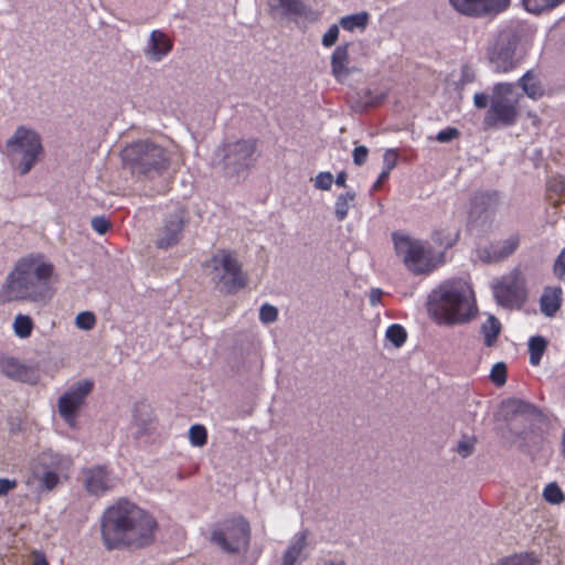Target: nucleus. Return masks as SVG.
Listing matches in <instances>:
<instances>
[{
	"mask_svg": "<svg viewBox=\"0 0 565 565\" xmlns=\"http://www.w3.org/2000/svg\"><path fill=\"white\" fill-rule=\"evenodd\" d=\"M156 519L127 499L109 505L100 518V534L108 550L145 547L153 541Z\"/></svg>",
	"mask_w": 565,
	"mask_h": 565,
	"instance_id": "nucleus-1",
	"label": "nucleus"
},
{
	"mask_svg": "<svg viewBox=\"0 0 565 565\" xmlns=\"http://www.w3.org/2000/svg\"><path fill=\"white\" fill-rule=\"evenodd\" d=\"M54 265L41 253L21 257L7 277L4 289L10 300L45 303L52 297Z\"/></svg>",
	"mask_w": 565,
	"mask_h": 565,
	"instance_id": "nucleus-2",
	"label": "nucleus"
},
{
	"mask_svg": "<svg viewBox=\"0 0 565 565\" xmlns=\"http://www.w3.org/2000/svg\"><path fill=\"white\" fill-rule=\"evenodd\" d=\"M427 310L438 324L467 322L476 312L472 289L465 279H448L428 295Z\"/></svg>",
	"mask_w": 565,
	"mask_h": 565,
	"instance_id": "nucleus-3",
	"label": "nucleus"
},
{
	"mask_svg": "<svg viewBox=\"0 0 565 565\" xmlns=\"http://www.w3.org/2000/svg\"><path fill=\"white\" fill-rule=\"evenodd\" d=\"M258 156L256 139L228 141L215 149L212 166L218 169L225 179L238 182L248 175Z\"/></svg>",
	"mask_w": 565,
	"mask_h": 565,
	"instance_id": "nucleus-4",
	"label": "nucleus"
},
{
	"mask_svg": "<svg viewBox=\"0 0 565 565\" xmlns=\"http://www.w3.org/2000/svg\"><path fill=\"white\" fill-rule=\"evenodd\" d=\"M120 156L124 166L134 175H159L170 166V152L150 139L127 145Z\"/></svg>",
	"mask_w": 565,
	"mask_h": 565,
	"instance_id": "nucleus-5",
	"label": "nucleus"
},
{
	"mask_svg": "<svg viewBox=\"0 0 565 565\" xmlns=\"http://www.w3.org/2000/svg\"><path fill=\"white\" fill-rule=\"evenodd\" d=\"M392 239L396 255L414 275L429 274L443 263L444 253L436 254L427 242L401 233H393Z\"/></svg>",
	"mask_w": 565,
	"mask_h": 565,
	"instance_id": "nucleus-6",
	"label": "nucleus"
},
{
	"mask_svg": "<svg viewBox=\"0 0 565 565\" xmlns=\"http://www.w3.org/2000/svg\"><path fill=\"white\" fill-rule=\"evenodd\" d=\"M6 150L11 164L26 174L43 153L40 135L25 126H19L6 142Z\"/></svg>",
	"mask_w": 565,
	"mask_h": 565,
	"instance_id": "nucleus-7",
	"label": "nucleus"
},
{
	"mask_svg": "<svg viewBox=\"0 0 565 565\" xmlns=\"http://www.w3.org/2000/svg\"><path fill=\"white\" fill-rule=\"evenodd\" d=\"M515 87L512 83H498L493 86V96L486 116L487 124L511 126L516 121L519 98Z\"/></svg>",
	"mask_w": 565,
	"mask_h": 565,
	"instance_id": "nucleus-8",
	"label": "nucleus"
},
{
	"mask_svg": "<svg viewBox=\"0 0 565 565\" xmlns=\"http://www.w3.org/2000/svg\"><path fill=\"white\" fill-rule=\"evenodd\" d=\"M250 527L243 516H234L225 520L214 529L211 540L221 550L227 553H237L249 544Z\"/></svg>",
	"mask_w": 565,
	"mask_h": 565,
	"instance_id": "nucleus-9",
	"label": "nucleus"
},
{
	"mask_svg": "<svg viewBox=\"0 0 565 565\" xmlns=\"http://www.w3.org/2000/svg\"><path fill=\"white\" fill-rule=\"evenodd\" d=\"M508 407L514 415L515 420L526 425L523 430L518 433L519 436L533 444L540 443L547 429L545 415L533 404L518 398L510 399Z\"/></svg>",
	"mask_w": 565,
	"mask_h": 565,
	"instance_id": "nucleus-10",
	"label": "nucleus"
},
{
	"mask_svg": "<svg viewBox=\"0 0 565 565\" xmlns=\"http://www.w3.org/2000/svg\"><path fill=\"white\" fill-rule=\"evenodd\" d=\"M518 44L519 36L513 30L505 29L498 33L494 42L487 50L492 71L508 73L516 66L515 50Z\"/></svg>",
	"mask_w": 565,
	"mask_h": 565,
	"instance_id": "nucleus-11",
	"label": "nucleus"
},
{
	"mask_svg": "<svg viewBox=\"0 0 565 565\" xmlns=\"http://www.w3.org/2000/svg\"><path fill=\"white\" fill-rule=\"evenodd\" d=\"M493 295L499 305L505 308H520L526 299L525 279L520 270L514 269L503 276L493 286Z\"/></svg>",
	"mask_w": 565,
	"mask_h": 565,
	"instance_id": "nucleus-12",
	"label": "nucleus"
},
{
	"mask_svg": "<svg viewBox=\"0 0 565 565\" xmlns=\"http://www.w3.org/2000/svg\"><path fill=\"white\" fill-rule=\"evenodd\" d=\"M212 262L222 290L233 294L245 286V277L232 253L222 250L213 257Z\"/></svg>",
	"mask_w": 565,
	"mask_h": 565,
	"instance_id": "nucleus-13",
	"label": "nucleus"
},
{
	"mask_svg": "<svg viewBox=\"0 0 565 565\" xmlns=\"http://www.w3.org/2000/svg\"><path fill=\"white\" fill-rule=\"evenodd\" d=\"M92 390L93 382L84 380L72 385L60 396L57 403L58 414L71 427L75 426L77 413Z\"/></svg>",
	"mask_w": 565,
	"mask_h": 565,
	"instance_id": "nucleus-14",
	"label": "nucleus"
},
{
	"mask_svg": "<svg viewBox=\"0 0 565 565\" xmlns=\"http://www.w3.org/2000/svg\"><path fill=\"white\" fill-rule=\"evenodd\" d=\"M185 214L182 207H178L163 220L154 242L158 248L168 249L180 242L185 224Z\"/></svg>",
	"mask_w": 565,
	"mask_h": 565,
	"instance_id": "nucleus-15",
	"label": "nucleus"
},
{
	"mask_svg": "<svg viewBox=\"0 0 565 565\" xmlns=\"http://www.w3.org/2000/svg\"><path fill=\"white\" fill-rule=\"evenodd\" d=\"M510 0H449L450 6L466 17H483L499 13L509 6Z\"/></svg>",
	"mask_w": 565,
	"mask_h": 565,
	"instance_id": "nucleus-16",
	"label": "nucleus"
},
{
	"mask_svg": "<svg viewBox=\"0 0 565 565\" xmlns=\"http://www.w3.org/2000/svg\"><path fill=\"white\" fill-rule=\"evenodd\" d=\"M84 486L89 494L103 495L116 486V478L106 466L84 470Z\"/></svg>",
	"mask_w": 565,
	"mask_h": 565,
	"instance_id": "nucleus-17",
	"label": "nucleus"
},
{
	"mask_svg": "<svg viewBox=\"0 0 565 565\" xmlns=\"http://www.w3.org/2000/svg\"><path fill=\"white\" fill-rule=\"evenodd\" d=\"M500 193L498 191L477 192L470 202L469 222H486L489 213L493 212L499 204Z\"/></svg>",
	"mask_w": 565,
	"mask_h": 565,
	"instance_id": "nucleus-18",
	"label": "nucleus"
},
{
	"mask_svg": "<svg viewBox=\"0 0 565 565\" xmlns=\"http://www.w3.org/2000/svg\"><path fill=\"white\" fill-rule=\"evenodd\" d=\"M520 245V237L518 234H512L509 237L492 243L489 246L478 249V255L482 262L494 263L509 257L513 254Z\"/></svg>",
	"mask_w": 565,
	"mask_h": 565,
	"instance_id": "nucleus-19",
	"label": "nucleus"
},
{
	"mask_svg": "<svg viewBox=\"0 0 565 565\" xmlns=\"http://www.w3.org/2000/svg\"><path fill=\"white\" fill-rule=\"evenodd\" d=\"M70 457L47 449L38 456L34 468L64 475L70 469Z\"/></svg>",
	"mask_w": 565,
	"mask_h": 565,
	"instance_id": "nucleus-20",
	"label": "nucleus"
},
{
	"mask_svg": "<svg viewBox=\"0 0 565 565\" xmlns=\"http://www.w3.org/2000/svg\"><path fill=\"white\" fill-rule=\"evenodd\" d=\"M171 50L172 42L162 31H151L145 49V54L150 61L160 62Z\"/></svg>",
	"mask_w": 565,
	"mask_h": 565,
	"instance_id": "nucleus-21",
	"label": "nucleus"
},
{
	"mask_svg": "<svg viewBox=\"0 0 565 565\" xmlns=\"http://www.w3.org/2000/svg\"><path fill=\"white\" fill-rule=\"evenodd\" d=\"M562 288L545 287L540 298V309L545 317H553L562 305Z\"/></svg>",
	"mask_w": 565,
	"mask_h": 565,
	"instance_id": "nucleus-22",
	"label": "nucleus"
},
{
	"mask_svg": "<svg viewBox=\"0 0 565 565\" xmlns=\"http://www.w3.org/2000/svg\"><path fill=\"white\" fill-rule=\"evenodd\" d=\"M0 371L7 377L25 381L30 369L12 356L0 358Z\"/></svg>",
	"mask_w": 565,
	"mask_h": 565,
	"instance_id": "nucleus-23",
	"label": "nucleus"
},
{
	"mask_svg": "<svg viewBox=\"0 0 565 565\" xmlns=\"http://www.w3.org/2000/svg\"><path fill=\"white\" fill-rule=\"evenodd\" d=\"M307 546V533L298 532L290 541L282 556V565H295Z\"/></svg>",
	"mask_w": 565,
	"mask_h": 565,
	"instance_id": "nucleus-24",
	"label": "nucleus"
},
{
	"mask_svg": "<svg viewBox=\"0 0 565 565\" xmlns=\"http://www.w3.org/2000/svg\"><path fill=\"white\" fill-rule=\"evenodd\" d=\"M349 60V44H342L335 47L331 55V70L337 79L349 75L347 63Z\"/></svg>",
	"mask_w": 565,
	"mask_h": 565,
	"instance_id": "nucleus-25",
	"label": "nucleus"
},
{
	"mask_svg": "<svg viewBox=\"0 0 565 565\" xmlns=\"http://www.w3.org/2000/svg\"><path fill=\"white\" fill-rule=\"evenodd\" d=\"M518 85L522 88L524 94L532 99H539L544 94V89L533 71L524 73L519 78Z\"/></svg>",
	"mask_w": 565,
	"mask_h": 565,
	"instance_id": "nucleus-26",
	"label": "nucleus"
},
{
	"mask_svg": "<svg viewBox=\"0 0 565 565\" xmlns=\"http://www.w3.org/2000/svg\"><path fill=\"white\" fill-rule=\"evenodd\" d=\"M369 13L366 11H361L358 13L344 15L340 19L339 25L345 31L353 32L355 30L363 31L369 22Z\"/></svg>",
	"mask_w": 565,
	"mask_h": 565,
	"instance_id": "nucleus-27",
	"label": "nucleus"
},
{
	"mask_svg": "<svg viewBox=\"0 0 565 565\" xmlns=\"http://www.w3.org/2000/svg\"><path fill=\"white\" fill-rule=\"evenodd\" d=\"M501 331V323L494 316H489L481 324V334L483 335V343L486 347H492L498 339Z\"/></svg>",
	"mask_w": 565,
	"mask_h": 565,
	"instance_id": "nucleus-28",
	"label": "nucleus"
},
{
	"mask_svg": "<svg viewBox=\"0 0 565 565\" xmlns=\"http://www.w3.org/2000/svg\"><path fill=\"white\" fill-rule=\"evenodd\" d=\"M34 476L39 480L38 491L42 493L52 491L58 484L62 475L34 468Z\"/></svg>",
	"mask_w": 565,
	"mask_h": 565,
	"instance_id": "nucleus-29",
	"label": "nucleus"
},
{
	"mask_svg": "<svg viewBox=\"0 0 565 565\" xmlns=\"http://www.w3.org/2000/svg\"><path fill=\"white\" fill-rule=\"evenodd\" d=\"M547 342L541 335L531 337L529 340V354L530 363L533 366H537L542 360V356L546 350Z\"/></svg>",
	"mask_w": 565,
	"mask_h": 565,
	"instance_id": "nucleus-30",
	"label": "nucleus"
},
{
	"mask_svg": "<svg viewBox=\"0 0 565 565\" xmlns=\"http://www.w3.org/2000/svg\"><path fill=\"white\" fill-rule=\"evenodd\" d=\"M134 420L140 427L138 433L142 434L152 420L150 406L146 403L137 404L134 409Z\"/></svg>",
	"mask_w": 565,
	"mask_h": 565,
	"instance_id": "nucleus-31",
	"label": "nucleus"
},
{
	"mask_svg": "<svg viewBox=\"0 0 565 565\" xmlns=\"http://www.w3.org/2000/svg\"><path fill=\"white\" fill-rule=\"evenodd\" d=\"M355 199L354 192L340 194L334 203V214L338 221H343L349 213V209Z\"/></svg>",
	"mask_w": 565,
	"mask_h": 565,
	"instance_id": "nucleus-32",
	"label": "nucleus"
},
{
	"mask_svg": "<svg viewBox=\"0 0 565 565\" xmlns=\"http://www.w3.org/2000/svg\"><path fill=\"white\" fill-rule=\"evenodd\" d=\"M539 561L533 553H519L499 559L494 565H537Z\"/></svg>",
	"mask_w": 565,
	"mask_h": 565,
	"instance_id": "nucleus-33",
	"label": "nucleus"
},
{
	"mask_svg": "<svg viewBox=\"0 0 565 565\" xmlns=\"http://www.w3.org/2000/svg\"><path fill=\"white\" fill-rule=\"evenodd\" d=\"M526 11L539 14L545 10H551L565 0H522Z\"/></svg>",
	"mask_w": 565,
	"mask_h": 565,
	"instance_id": "nucleus-34",
	"label": "nucleus"
},
{
	"mask_svg": "<svg viewBox=\"0 0 565 565\" xmlns=\"http://www.w3.org/2000/svg\"><path fill=\"white\" fill-rule=\"evenodd\" d=\"M458 237V231L448 232L446 230H436L431 234V239L445 249L451 247L457 242Z\"/></svg>",
	"mask_w": 565,
	"mask_h": 565,
	"instance_id": "nucleus-35",
	"label": "nucleus"
},
{
	"mask_svg": "<svg viewBox=\"0 0 565 565\" xmlns=\"http://www.w3.org/2000/svg\"><path fill=\"white\" fill-rule=\"evenodd\" d=\"M273 7L280 8L286 15H302L305 12L303 4L300 0H271Z\"/></svg>",
	"mask_w": 565,
	"mask_h": 565,
	"instance_id": "nucleus-36",
	"label": "nucleus"
},
{
	"mask_svg": "<svg viewBox=\"0 0 565 565\" xmlns=\"http://www.w3.org/2000/svg\"><path fill=\"white\" fill-rule=\"evenodd\" d=\"M33 329V321L29 316L18 315L13 322V330L17 337L25 339L30 337Z\"/></svg>",
	"mask_w": 565,
	"mask_h": 565,
	"instance_id": "nucleus-37",
	"label": "nucleus"
},
{
	"mask_svg": "<svg viewBox=\"0 0 565 565\" xmlns=\"http://www.w3.org/2000/svg\"><path fill=\"white\" fill-rule=\"evenodd\" d=\"M385 337L395 348H401L407 339V332L401 324L393 323L387 328Z\"/></svg>",
	"mask_w": 565,
	"mask_h": 565,
	"instance_id": "nucleus-38",
	"label": "nucleus"
},
{
	"mask_svg": "<svg viewBox=\"0 0 565 565\" xmlns=\"http://www.w3.org/2000/svg\"><path fill=\"white\" fill-rule=\"evenodd\" d=\"M543 498L551 504H561L565 501V495L556 482H551L543 490Z\"/></svg>",
	"mask_w": 565,
	"mask_h": 565,
	"instance_id": "nucleus-39",
	"label": "nucleus"
},
{
	"mask_svg": "<svg viewBox=\"0 0 565 565\" xmlns=\"http://www.w3.org/2000/svg\"><path fill=\"white\" fill-rule=\"evenodd\" d=\"M189 439L192 446L201 447L206 444L207 433L203 425L195 424L190 427Z\"/></svg>",
	"mask_w": 565,
	"mask_h": 565,
	"instance_id": "nucleus-40",
	"label": "nucleus"
},
{
	"mask_svg": "<svg viewBox=\"0 0 565 565\" xmlns=\"http://www.w3.org/2000/svg\"><path fill=\"white\" fill-rule=\"evenodd\" d=\"M95 323V316L89 311L79 312L75 318L76 327L82 330H90L94 328Z\"/></svg>",
	"mask_w": 565,
	"mask_h": 565,
	"instance_id": "nucleus-41",
	"label": "nucleus"
},
{
	"mask_svg": "<svg viewBox=\"0 0 565 565\" xmlns=\"http://www.w3.org/2000/svg\"><path fill=\"white\" fill-rule=\"evenodd\" d=\"M490 379L498 386H501V385H503L505 383V381H507V366H505V364L503 362L495 363L492 366L491 372H490Z\"/></svg>",
	"mask_w": 565,
	"mask_h": 565,
	"instance_id": "nucleus-42",
	"label": "nucleus"
},
{
	"mask_svg": "<svg viewBox=\"0 0 565 565\" xmlns=\"http://www.w3.org/2000/svg\"><path fill=\"white\" fill-rule=\"evenodd\" d=\"M277 317H278V310L276 307H274L269 303H264L260 306L259 320L263 323H266V324L271 323L277 320Z\"/></svg>",
	"mask_w": 565,
	"mask_h": 565,
	"instance_id": "nucleus-43",
	"label": "nucleus"
},
{
	"mask_svg": "<svg viewBox=\"0 0 565 565\" xmlns=\"http://www.w3.org/2000/svg\"><path fill=\"white\" fill-rule=\"evenodd\" d=\"M555 276L565 284V247L562 248L553 266Z\"/></svg>",
	"mask_w": 565,
	"mask_h": 565,
	"instance_id": "nucleus-44",
	"label": "nucleus"
},
{
	"mask_svg": "<svg viewBox=\"0 0 565 565\" xmlns=\"http://www.w3.org/2000/svg\"><path fill=\"white\" fill-rule=\"evenodd\" d=\"M398 160V153L395 149H387L383 154V170L392 172L396 167Z\"/></svg>",
	"mask_w": 565,
	"mask_h": 565,
	"instance_id": "nucleus-45",
	"label": "nucleus"
},
{
	"mask_svg": "<svg viewBox=\"0 0 565 565\" xmlns=\"http://www.w3.org/2000/svg\"><path fill=\"white\" fill-rule=\"evenodd\" d=\"M332 183L333 175L330 172H320L315 179V186L323 191L330 190Z\"/></svg>",
	"mask_w": 565,
	"mask_h": 565,
	"instance_id": "nucleus-46",
	"label": "nucleus"
},
{
	"mask_svg": "<svg viewBox=\"0 0 565 565\" xmlns=\"http://www.w3.org/2000/svg\"><path fill=\"white\" fill-rule=\"evenodd\" d=\"M338 36L339 26L337 24H332L322 36V45L326 47H331L335 44Z\"/></svg>",
	"mask_w": 565,
	"mask_h": 565,
	"instance_id": "nucleus-47",
	"label": "nucleus"
},
{
	"mask_svg": "<svg viewBox=\"0 0 565 565\" xmlns=\"http://www.w3.org/2000/svg\"><path fill=\"white\" fill-rule=\"evenodd\" d=\"M90 225L96 233L103 235L109 230L110 222L105 216H95L92 218Z\"/></svg>",
	"mask_w": 565,
	"mask_h": 565,
	"instance_id": "nucleus-48",
	"label": "nucleus"
},
{
	"mask_svg": "<svg viewBox=\"0 0 565 565\" xmlns=\"http://www.w3.org/2000/svg\"><path fill=\"white\" fill-rule=\"evenodd\" d=\"M460 132L457 128L447 127L446 129L438 131V134L436 135V140L441 143L449 142L452 139L457 138Z\"/></svg>",
	"mask_w": 565,
	"mask_h": 565,
	"instance_id": "nucleus-49",
	"label": "nucleus"
},
{
	"mask_svg": "<svg viewBox=\"0 0 565 565\" xmlns=\"http://www.w3.org/2000/svg\"><path fill=\"white\" fill-rule=\"evenodd\" d=\"M473 440L471 439H468V438H465V439H461L459 443H458V446H457V452L462 457V458H466L468 456H470L472 454V450H473Z\"/></svg>",
	"mask_w": 565,
	"mask_h": 565,
	"instance_id": "nucleus-50",
	"label": "nucleus"
},
{
	"mask_svg": "<svg viewBox=\"0 0 565 565\" xmlns=\"http://www.w3.org/2000/svg\"><path fill=\"white\" fill-rule=\"evenodd\" d=\"M369 149L365 146H358L353 150V162L356 166H362L367 158Z\"/></svg>",
	"mask_w": 565,
	"mask_h": 565,
	"instance_id": "nucleus-51",
	"label": "nucleus"
},
{
	"mask_svg": "<svg viewBox=\"0 0 565 565\" xmlns=\"http://www.w3.org/2000/svg\"><path fill=\"white\" fill-rule=\"evenodd\" d=\"M17 487L14 479L0 478V495H6L9 491Z\"/></svg>",
	"mask_w": 565,
	"mask_h": 565,
	"instance_id": "nucleus-52",
	"label": "nucleus"
},
{
	"mask_svg": "<svg viewBox=\"0 0 565 565\" xmlns=\"http://www.w3.org/2000/svg\"><path fill=\"white\" fill-rule=\"evenodd\" d=\"M489 97L484 93H476L473 96V104L477 108L482 109L488 106Z\"/></svg>",
	"mask_w": 565,
	"mask_h": 565,
	"instance_id": "nucleus-53",
	"label": "nucleus"
},
{
	"mask_svg": "<svg viewBox=\"0 0 565 565\" xmlns=\"http://www.w3.org/2000/svg\"><path fill=\"white\" fill-rule=\"evenodd\" d=\"M548 184L553 191L563 192L565 190V181L562 178H554Z\"/></svg>",
	"mask_w": 565,
	"mask_h": 565,
	"instance_id": "nucleus-54",
	"label": "nucleus"
},
{
	"mask_svg": "<svg viewBox=\"0 0 565 565\" xmlns=\"http://www.w3.org/2000/svg\"><path fill=\"white\" fill-rule=\"evenodd\" d=\"M390 174L391 172L382 169V172L377 177L376 181L373 183L372 189L379 190L382 186V184L388 179Z\"/></svg>",
	"mask_w": 565,
	"mask_h": 565,
	"instance_id": "nucleus-55",
	"label": "nucleus"
},
{
	"mask_svg": "<svg viewBox=\"0 0 565 565\" xmlns=\"http://www.w3.org/2000/svg\"><path fill=\"white\" fill-rule=\"evenodd\" d=\"M383 292L381 289L379 288H375V289H372L371 292H370V303L372 306H377L381 301V297H382Z\"/></svg>",
	"mask_w": 565,
	"mask_h": 565,
	"instance_id": "nucleus-56",
	"label": "nucleus"
},
{
	"mask_svg": "<svg viewBox=\"0 0 565 565\" xmlns=\"http://www.w3.org/2000/svg\"><path fill=\"white\" fill-rule=\"evenodd\" d=\"M334 182L337 185L339 186H345V182H347V173L345 172H340L338 173L337 178L334 179Z\"/></svg>",
	"mask_w": 565,
	"mask_h": 565,
	"instance_id": "nucleus-57",
	"label": "nucleus"
},
{
	"mask_svg": "<svg viewBox=\"0 0 565 565\" xmlns=\"http://www.w3.org/2000/svg\"><path fill=\"white\" fill-rule=\"evenodd\" d=\"M383 98H384V95L376 96L375 98H370V99L365 100V105L366 106L379 105Z\"/></svg>",
	"mask_w": 565,
	"mask_h": 565,
	"instance_id": "nucleus-58",
	"label": "nucleus"
},
{
	"mask_svg": "<svg viewBox=\"0 0 565 565\" xmlns=\"http://www.w3.org/2000/svg\"><path fill=\"white\" fill-rule=\"evenodd\" d=\"M32 565H49L44 556L38 557Z\"/></svg>",
	"mask_w": 565,
	"mask_h": 565,
	"instance_id": "nucleus-59",
	"label": "nucleus"
},
{
	"mask_svg": "<svg viewBox=\"0 0 565 565\" xmlns=\"http://www.w3.org/2000/svg\"><path fill=\"white\" fill-rule=\"evenodd\" d=\"M561 448H562V455L565 458V429L562 433Z\"/></svg>",
	"mask_w": 565,
	"mask_h": 565,
	"instance_id": "nucleus-60",
	"label": "nucleus"
},
{
	"mask_svg": "<svg viewBox=\"0 0 565 565\" xmlns=\"http://www.w3.org/2000/svg\"><path fill=\"white\" fill-rule=\"evenodd\" d=\"M327 565H345L344 562H329Z\"/></svg>",
	"mask_w": 565,
	"mask_h": 565,
	"instance_id": "nucleus-61",
	"label": "nucleus"
}]
</instances>
